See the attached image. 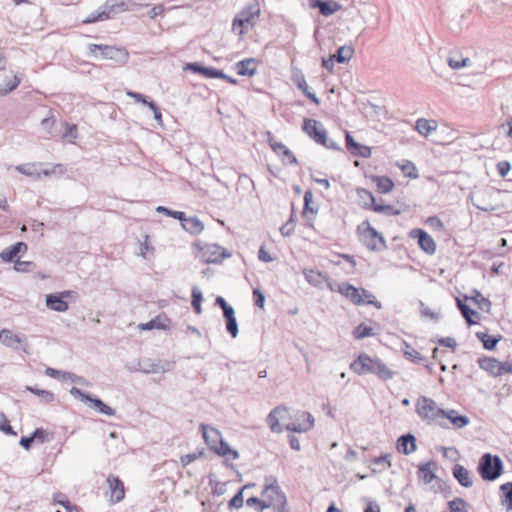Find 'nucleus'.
Here are the masks:
<instances>
[{
  "label": "nucleus",
  "mask_w": 512,
  "mask_h": 512,
  "mask_svg": "<svg viewBox=\"0 0 512 512\" xmlns=\"http://www.w3.org/2000/svg\"><path fill=\"white\" fill-rule=\"evenodd\" d=\"M88 55L111 60L119 65H124L129 60V53L124 47H116L110 45H102V44H88Z\"/></svg>",
  "instance_id": "nucleus-1"
},
{
  "label": "nucleus",
  "mask_w": 512,
  "mask_h": 512,
  "mask_svg": "<svg viewBox=\"0 0 512 512\" xmlns=\"http://www.w3.org/2000/svg\"><path fill=\"white\" fill-rule=\"evenodd\" d=\"M302 130L317 144L327 149L340 151L341 147L334 140L329 139L323 124L315 119H304Z\"/></svg>",
  "instance_id": "nucleus-2"
},
{
  "label": "nucleus",
  "mask_w": 512,
  "mask_h": 512,
  "mask_svg": "<svg viewBox=\"0 0 512 512\" xmlns=\"http://www.w3.org/2000/svg\"><path fill=\"white\" fill-rule=\"evenodd\" d=\"M260 14L259 3L254 0L245 6L233 19L232 31L242 36L249 27L255 24L256 18Z\"/></svg>",
  "instance_id": "nucleus-3"
},
{
  "label": "nucleus",
  "mask_w": 512,
  "mask_h": 512,
  "mask_svg": "<svg viewBox=\"0 0 512 512\" xmlns=\"http://www.w3.org/2000/svg\"><path fill=\"white\" fill-rule=\"evenodd\" d=\"M350 369L358 375L375 374L384 379V364L378 358L361 353L351 364Z\"/></svg>",
  "instance_id": "nucleus-4"
},
{
  "label": "nucleus",
  "mask_w": 512,
  "mask_h": 512,
  "mask_svg": "<svg viewBox=\"0 0 512 512\" xmlns=\"http://www.w3.org/2000/svg\"><path fill=\"white\" fill-rule=\"evenodd\" d=\"M477 470L483 480L494 481L503 472V462L499 456L485 453L479 460Z\"/></svg>",
  "instance_id": "nucleus-5"
},
{
  "label": "nucleus",
  "mask_w": 512,
  "mask_h": 512,
  "mask_svg": "<svg viewBox=\"0 0 512 512\" xmlns=\"http://www.w3.org/2000/svg\"><path fill=\"white\" fill-rule=\"evenodd\" d=\"M417 413L422 419L433 421L442 428H449L443 421L444 409L437 407L436 402L428 397L421 396L417 400Z\"/></svg>",
  "instance_id": "nucleus-6"
},
{
  "label": "nucleus",
  "mask_w": 512,
  "mask_h": 512,
  "mask_svg": "<svg viewBox=\"0 0 512 512\" xmlns=\"http://www.w3.org/2000/svg\"><path fill=\"white\" fill-rule=\"evenodd\" d=\"M127 10L128 5L124 1L107 0L106 3L98 9V11L91 13L85 20H83V23L90 24L103 21L111 18L114 14Z\"/></svg>",
  "instance_id": "nucleus-7"
},
{
  "label": "nucleus",
  "mask_w": 512,
  "mask_h": 512,
  "mask_svg": "<svg viewBox=\"0 0 512 512\" xmlns=\"http://www.w3.org/2000/svg\"><path fill=\"white\" fill-rule=\"evenodd\" d=\"M194 246L199 249L200 257L205 263H219L231 256V253L217 244H202L198 241L194 243Z\"/></svg>",
  "instance_id": "nucleus-8"
},
{
  "label": "nucleus",
  "mask_w": 512,
  "mask_h": 512,
  "mask_svg": "<svg viewBox=\"0 0 512 512\" xmlns=\"http://www.w3.org/2000/svg\"><path fill=\"white\" fill-rule=\"evenodd\" d=\"M360 239L370 250H375L377 242L384 244V236L374 229L368 221H363L357 227Z\"/></svg>",
  "instance_id": "nucleus-9"
},
{
  "label": "nucleus",
  "mask_w": 512,
  "mask_h": 512,
  "mask_svg": "<svg viewBox=\"0 0 512 512\" xmlns=\"http://www.w3.org/2000/svg\"><path fill=\"white\" fill-rule=\"evenodd\" d=\"M265 488L263 494H267L269 498V502L272 505L278 506H286L287 498L285 493L282 491L281 487L278 484L277 479L274 476H269L265 478Z\"/></svg>",
  "instance_id": "nucleus-10"
},
{
  "label": "nucleus",
  "mask_w": 512,
  "mask_h": 512,
  "mask_svg": "<svg viewBox=\"0 0 512 512\" xmlns=\"http://www.w3.org/2000/svg\"><path fill=\"white\" fill-rule=\"evenodd\" d=\"M409 236L413 239H417L419 247L427 254H434L436 251V243L434 239L423 229L415 228L409 233Z\"/></svg>",
  "instance_id": "nucleus-11"
},
{
  "label": "nucleus",
  "mask_w": 512,
  "mask_h": 512,
  "mask_svg": "<svg viewBox=\"0 0 512 512\" xmlns=\"http://www.w3.org/2000/svg\"><path fill=\"white\" fill-rule=\"evenodd\" d=\"M291 80L308 99H310L316 105H319L320 100L315 93L309 90L305 76L301 69L296 67L292 68Z\"/></svg>",
  "instance_id": "nucleus-12"
},
{
  "label": "nucleus",
  "mask_w": 512,
  "mask_h": 512,
  "mask_svg": "<svg viewBox=\"0 0 512 512\" xmlns=\"http://www.w3.org/2000/svg\"><path fill=\"white\" fill-rule=\"evenodd\" d=\"M356 193L359 199V205L362 206L365 209H373L375 212L382 213L384 212V203L381 201L379 203L375 202V198L373 194L364 189V188H357Z\"/></svg>",
  "instance_id": "nucleus-13"
},
{
  "label": "nucleus",
  "mask_w": 512,
  "mask_h": 512,
  "mask_svg": "<svg viewBox=\"0 0 512 512\" xmlns=\"http://www.w3.org/2000/svg\"><path fill=\"white\" fill-rule=\"evenodd\" d=\"M338 292L355 305L365 304V299L362 296L361 289H358L349 283H340L338 285Z\"/></svg>",
  "instance_id": "nucleus-14"
},
{
  "label": "nucleus",
  "mask_w": 512,
  "mask_h": 512,
  "mask_svg": "<svg viewBox=\"0 0 512 512\" xmlns=\"http://www.w3.org/2000/svg\"><path fill=\"white\" fill-rule=\"evenodd\" d=\"M106 482L110 491V498L112 502H119L124 498V485L118 476L110 474Z\"/></svg>",
  "instance_id": "nucleus-15"
},
{
  "label": "nucleus",
  "mask_w": 512,
  "mask_h": 512,
  "mask_svg": "<svg viewBox=\"0 0 512 512\" xmlns=\"http://www.w3.org/2000/svg\"><path fill=\"white\" fill-rule=\"evenodd\" d=\"M345 142L347 150L353 156H360L363 158L371 156V148L356 142L348 131L345 133Z\"/></svg>",
  "instance_id": "nucleus-16"
},
{
  "label": "nucleus",
  "mask_w": 512,
  "mask_h": 512,
  "mask_svg": "<svg viewBox=\"0 0 512 512\" xmlns=\"http://www.w3.org/2000/svg\"><path fill=\"white\" fill-rule=\"evenodd\" d=\"M312 8H318L323 16H330L341 9V5L334 0H310Z\"/></svg>",
  "instance_id": "nucleus-17"
},
{
  "label": "nucleus",
  "mask_w": 512,
  "mask_h": 512,
  "mask_svg": "<svg viewBox=\"0 0 512 512\" xmlns=\"http://www.w3.org/2000/svg\"><path fill=\"white\" fill-rule=\"evenodd\" d=\"M27 249V244L25 242L20 241L1 251L0 258L4 262L11 263L20 253L26 252Z\"/></svg>",
  "instance_id": "nucleus-18"
},
{
  "label": "nucleus",
  "mask_w": 512,
  "mask_h": 512,
  "mask_svg": "<svg viewBox=\"0 0 512 512\" xmlns=\"http://www.w3.org/2000/svg\"><path fill=\"white\" fill-rule=\"evenodd\" d=\"M258 60L246 58L236 63L237 74L240 76L253 77L257 73Z\"/></svg>",
  "instance_id": "nucleus-19"
},
{
  "label": "nucleus",
  "mask_w": 512,
  "mask_h": 512,
  "mask_svg": "<svg viewBox=\"0 0 512 512\" xmlns=\"http://www.w3.org/2000/svg\"><path fill=\"white\" fill-rule=\"evenodd\" d=\"M437 465L434 461H428L420 464L418 468V478L424 484L431 483L435 478V469Z\"/></svg>",
  "instance_id": "nucleus-20"
},
{
  "label": "nucleus",
  "mask_w": 512,
  "mask_h": 512,
  "mask_svg": "<svg viewBox=\"0 0 512 512\" xmlns=\"http://www.w3.org/2000/svg\"><path fill=\"white\" fill-rule=\"evenodd\" d=\"M180 224L186 232L192 235H198L204 230L203 222L196 216L187 217L186 214H184Z\"/></svg>",
  "instance_id": "nucleus-21"
},
{
  "label": "nucleus",
  "mask_w": 512,
  "mask_h": 512,
  "mask_svg": "<svg viewBox=\"0 0 512 512\" xmlns=\"http://www.w3.org/2000/svg\"><path fill=\"white\" fill-rule=\"evenodd\" d=\"M397 450L400 453L409 455L416 450V438L413 434L402 435L397 440Z\"/></svg>",
  "instance_id": "nucleus-22"
},
{
  "label": "nucleus",
  "mask_w": 512,
  "mask_h": 512,
  "mask_svg": "<svg viewBox=\"0 0 512 512\" xmlns=\"http://www.w3.org/2000/svg\"><path fill=\"white\" fill-rule=\"evenodd\" d=\"M448 420L454 428L461 429L470 423V419L465 415H459L456 410H444L443 421Z\"/></svg>",
  "instance_id": "nucleus-23"
},
{
  "label": "nucleus",
  "mask_w": 512,
  "mask_h": 512,
  "mask_svg": "<svg viewBox=\"0 0 512 512\" xmlns=\"http://www.w3.org/2000/svg\"><path fill=\"white\" fill-rule=\"evenodd\" d=\"M287 409L285 407L278 406L270 411L267 416V423L274 433H281L283 431V427L279 423V419L282 417V414L286 413Z\"/></svg>",
  "instance_id": "nucleus-24"
},
{
  "label": "nucleus",
  "mask_w": 512,
  "mask_h": 512,
  "mask_svg": "<svg viewBox=\"0 0 512 512\" xmlns=\"http://www.w3.org/2000/svg\"><path fill=\"white\" fill-rule=\"evenodd\" d=\"M46 305L49 309L56 312H65L69 309V304L66 300H63L58 293L48 294L46 296Z\"/></svg>",
  "instance_id": "nucleus-25"
},
{
  "label": "nucleus",
  "mask_w": 512,
  "mask_h": 512,
  "mask_svg": "<svg viewBox=\"0 0 512 512\" xmlns=\"http://www.w3.org/2000/svg\"><path fill=\"white\" fill-rule=\"evenodd\" d=\"M0 342L8 348L18 350L22 339L9 329L0 330Z\"/></svg>",
  "instance_id": "nucleus-26"
},
{
  "label": "nucleus",
  "mask_w": 512,
  "mask_h": 512,
  "mask_svg": "<svg viewBox=\"0 0 512 512\" xmlns=\"http://www.w3.org/2000/svg\"><path fill=\"white\" fill-rule=\"evenodd\" d=\"M478 364L481 369L488 372L494 377H500L499 360L492 357H482L478 359Z\"/></svg>",
  "instance_id": "nucleus-27"
},
{
  "label": "nucleus",
  "mask_w": 512,
  "mask_h": 512,
  "mask_svg": "<svg viewBox=\"0 0 512 512\" xmlns=\"http://www.w3.org/2000/svg\"><path fill=\"white\" fill-rule=\"evenodd\" d=\"M200 428L205 442L212 450V446H216L219 440L222 439L220 432L212 426L203 423L200 425Z\"/></svg>",
  "instance_id": "nucleus-28"
},
{
  "label": "nucleus",
  "mask_w": 512,
  "mask_h": 512,
  "mask_svg": "<svg viewBox=\"0 0 512 512\" xmlns=\"http://www.w3.org/2000/svg\"><path fill=\"white\" fill-rule=\"evenodd\" d=\"M437 127L436 120L426 118H419L415 125L416 131L424 137H428L432 132L436 131Z\"/></svg>",
  "instance_id": "nucleus-29"
},
{
  "label": "nucleus",
  "mask_w": 512,
  "mask_h": 512,
  "mask_svg": "<svg viewBox=\"0 0 512 512\" xmlns=\"http://www.w3.org/2000/svg\"><path fill=\"white\" fill-rule=\"evenodd\" d=\"M452 474L459 484L463 487H471L473 482L471 479L470 472L462 465L456 464L452 469Z\"/></svg>",
  "instance_id": "nucleus-30"
},
{
  "label": "nucleus",
  "mask_w": 512,
  "mask_h": 512,
  "mask_svg": "<svg viewBox=\"0 0 512 512\" xmlns=\"http://www.w3.org/2000/svg\"><path fill=\"white\" fill-rule=\"evenodd\" d=\"M212 450L219 456L230 455L233 460L239 458L238 451L231 449L228 443L225 442L223 439L219 440V445L212 446Z\"/></svg>",
  "instance_id": "nucleus-31"
},
{
  "label": "nucleus",
  "mask_w": 512,
  "mask_h": 512,
  "mask_svg": "<svg viewBox=\"0 0 512 512\" xmlns=\"http://www.w3.org/2000/svg\"><path fill=\"white\" fill-rule=\"evenodd\" d=\"M456 303L462 316L465 318L467 324L469 326L476 324L477 322L476 320L472 319V316H478V313L475 310L471 309L468 305H466L465 302L460 298H456Z\"/></svg>",
  "instance_id": "nucleus-32"
},
{
  "label": "nucleus",
  "mask_w": 512,
  "mask_h": 512,
  "mask_svg": "<svg viewBox=\"0 0 512 512\" xmlns=\"http://www.w3.org/2000/svg\"><path fill=\"white\" fill-rule=\"evenodd\" d=\"M91 407L94 408L100 414H104L107 416H114L116 414L115 409L105 404L100 398L92 396V400H90Z\"/></svg>",
  "instance_id": "nucleus-33"
},
{
  "label": "nucleus",
  "mask_w": 512,
  "mask_h": 512,
  "mask_svg": "<svg viewBox=\"0 0 512 512\" xmlns=\"http://www.w3.org/2000/svg\"><path fill=\"white\" fill-rule=\"evenodd\" d=\"M397 166L402 171L405 177L416 179L418 177V170L414 163L409 160H401L397 162Z\"/></svg>",
  "instance_id": "nucleus-34"
},
{
  "label": "nucleus",
  "mask_w": 512,
  "mask_h": 512,
  "mask_svg": "<svg viewBox=\"0 0 512 512\" xmlns=\"http://www.w3.org/2000/svg\"><path fill=\"white\" fill-rule=\"evenodd\" d=\"M476 336L483 343V347L486 350H494L500 340V337L490 336L484 332H477Z\"/></svg>",
  "instance_id": "nucleus-35"
},
{
  "label": "nucleus",
  "mask_w": 512,
  "mask_h": 512,
  "mask_svg": "<svg viewBox=\"0 0 512 512\" xmlns=\"http://www.w3.org/2000/svg\"><path fill=\"white\" fill-rule=\"evenodd\" d=\"M503 492L501 503L507 506V511H512V482H507L500 486Z\"/></svg>",
  "instance_id": "nucleus-36"
},
{
  "label": "nucleus",
  "mask_w": 512,
  "mask_h": 512,
  "mask_svg": "<svg viewBox=\"0 0 512 512\" xmlns=\"http://www.w3.org/2000/svg\"><path fill=\"white\" fill-rule=\"evenodd\" d=\"M21 83V78L17 75H14L11 79H5L4 85L5 87H0V96H5L8 93L15 90Z\"/></svg>",
  "instance_id": "nucleus-37"
},
{
  "label": "nucleus",
  "mask_w": 512,
  "mask_h": 512,
  "mask_svg": "<svg viewBox=\"0 0 512 512\" xmlns=\"http://www.w3.org/2000/svg\"><path fill=\"white\" fill-rule=\"evenodd\" d=\"M139 368L136 369V371L150 374V373H160L164 372L165 370L158 364L151 361H145L143 363H139Z\"/></svg>",
  "instance_id": "nucleus-38"
},
{
  "label": "nucleus",
  "mask_w": 512,
  "mask_h": 512,
  "mask_svg": "<svg viewBox=\"0 0 512 512\" xmlns=\"http://www.w3.org/2000/svg\"><path fill=\"white\" fill-rule=\"evenodd\" d=\"M353 52L354 50L351 46H341L338 48L334 58L338 63H345L351 59Z\"/></svg>",
  "instance_id": "nucleus-39"
},
{
  "label": "nucleus",
  "mask_w": 512,
  "mask_h": 512,
  "mask_svg": "<svg viewBox=\"0 0 512 512\" xmlns=\"http://www.w3.org/2000/svg\"><path fill=\"white\" fill-rule=\"evenodd\" d=\"M202 301H203V294H202L201 290L198 287L194 286L192 288L191 305L196 314H201V312H202V307H201Z\"/></svg>",
  "instance_id": "nucleus-40"
},
{
  "label": "nucleus",
  "mask_w": 512,
  "mask_h": 512,
  "mask_svg": "<svg viewBox=\"0 0 512 512\" xmlns=\"http://www.w3.org/2000/svg\"><path fill=\"white\" fill-rule=\"evenodd\" d=\"M28 391H30L31 393L37 395L38 397H40V399L42 400V402L44 403H50L54 400V394L48 390H44V389H39V388H36V387H32V386H27L26 388Z\"/></svg>",
  "instance_id": "nucleus-41"
},
{
  "label": "nucleus",
  "mask_w": 512,
  "mask_h": 512,
  "mask_svg": "<svg viewBox=\"0 0 512 512\" xmlns=\"http://www.w3.org/2000/svg\"><path fill=\"white\" fill-rule=\"evenodd\" d=\"M372 335H374L373 328L364 323L359 324L353 330V336L358 340Z\"/></svg>",
  "instance_id": "nucleus-42"
},
{
  "label": "nucleus",
  "mask_w": 512,
  "mask_h": 512,
  "mask_svg": "<svg viewBox=\"0 0 512 512\" xmlns=\"http://www.w3.org/2000/svg\"><path fill=\"white\" fill-rule=\"evenodd\" d=\"M140 330H152V329H166V325L163 323L162 319L158 316L146 323L139 324Z\"/></svg>",
  "instance_id": "nucleus-43"
},
{
  "label": "nucleus",
  "mask_w": 512,
  "mask_h": 512,
  "mask_svg": "<svg viewBox=\"0 0 512 512\" xmlns=\"http://www.w3.org/2000/svg\"><path fill=\"white\" fill-rule=\"evenodd\" d=\"M406 349L404 350V354L407 358L411 359L413 362L417 364H422L426 362V358L422 356L417 350L408 344L405 345Z\"/></svg>",
  "instance_id": "nucleus-44"
},
{
  "label": "nucleus",
  "mask_w": 512,
  "mask_h": 512,
  "mask_svg": "<svg viewBox=\"0 0 512 512\" xmlns=\"http://www.w3.org/2000/svg\"><path fill=\"white\" fill-rule=\"evenodd\" d=\"M247 506L255 507L258 512H263L265 509L271 507V503L267 501L260 500L258 497H250L246 501Z\"/></svg>",
  "instance_id": "nucleus-45"
},
{
  "label": "nucleus",
  "mask_w": 512,
  "mask_h": 512,
  "mask_svg": "<svg viewBox=\"0 0 512 512\" xmlns=\"http://www.w3.org/2000/svg\"><path fill=\"white\" fill-rule=\"evenodd\" d=\"M467 503L462 498H454L448 502V508L450 512H467Z\"/></svg>",
  "instance_id": "nucleus-46"
},
{
  "label": "nucleus",
  "mask_w": 512,
  "mask_h": 512,
  "mask_svg": "<svg viewBox=\"0 0 512 512\" xmlns=\"http://www.w3.org/2000/svg\"><path fill=\"white\" fill-rule=\"evenodd\" d=\"M225 322H226L227 332L231 335V337L236 338L239 333L236 317L233 316V317L225 318Z\"/></svg>",
  "instance_id": "nucleus-47"
},
{
  "label": "nucleus",
  "mask_w": 512,
  "mask_h": 512,
  "mask_svg": "<svg viewBox=\"0 0 512 512\" xmlns=\"http://www.w3.org/2000/svg\"><path fill=\"white\" fill-rule=\"evenodd\" d=\"M0 430L6 435L16 436L17 433L13 430L9 420L3 412L0 413Z\"/></svg>",
  "instance_id": "nucleus-48"
},
{
  "label": "nucleus",
  "mask_w": 512,
  "mask_h": 512,
  "mask_svg": "<svg viewBox=\"0 0 512 512\" xmlns=\"http://www.w3.org/2000/svg\"><path fill=\"white\" fill-rule=\"evenodd\" d=\"M204 455V450H199L197 452L189 453L186 455H183L180 457V463L183 467L189 465L190 463L194 462L198 458L202 457Z\"/></svg>",
  "instance_id": "nucleus-49"
},
{
  "label": "nucleus",
  "mask_w": 512,
  "mask_h": 512,
  "mask_svg": "<svg viewBox=\"0 0 512 512\" xmlns=\"http://www.w3.org/2000/svg\"><path fill=\"white\" fill-rule=\"evenodd\" d=\"M295 229L294 213L291 214L289 220L280 227V233L282 236H290L293 234Z\"/></svg>",
  "instance_id": "nucleus-50"
},
{
  "label": "nucleus",
  "mask_w": 512,
  "mask_h": 512,
  "mask_svg": "<svg viewBox=\"0 0 512 512\" xmlns=\"http://www.w3.org/2000/svg\"><path fill=\"white\" fill-rule=\"evenodd\" d=\"M248 485L241 488L229 501L228 505L231 508H241L243 506L244 498H243V490L247 488Z\"/></svg>",
  "instance_id": "nucleus-51"
},
{
  "label": "nucleus",
  "mask_w": 512,
  "mask_h": 512,
  "mask_svg": "<svg viewBox=\"0 0 512 512\" xmlns=\"http://www.w3.org/2000/svg\"><path fill=\"white\" fill-rule=\"evenodd\" d=\"M156 211L158 213H164L165 215L169 216V217H172V218H175V219H178L179 221L183 220V217H184V212L182 211H175V210H171L165 206H158L156 208Z\"/></svg>",
  "instance_id": "nucleus-52"
},
{
  "label": "nucleus",
  "mask_w": 512,
  "mask_h": 512,
  "mask_svg": "<svg viewBox=\"0 0 512 512\" xmlns=\"http://www.w3.org/2000/svg\"><path fill=\"white\" fill-rule=\"evenodd\" d=\"M70 394L73 395L75 398L81 399L84 402H90V400H92V396H93L89 393L82 391L81 389H79L77 387H72L70 389Z\"/></svg>",
  "instance_id": "nucleus-53"
},
{
  "label": "nucleus",
  "mask_w": 512,
  "mask_h": 512,
  "mask_svg": "<svg viewBox=\"0 0 512 512\" xmlns=\"http://www.w3.org/2000/svg\"><path fill=\"white\" fill-rule=\"evenodd\" d=\"M16 169L26 176H31L35 178L40 177V173L35 172L34 165H19L16 167Z\"/></svg>",
  "instance_id": "nucleus-54"
},
{
  "label": "nucleus",
  "mask_w": 512,
  "mask_h": 512,
  "mask_svg": "<svg viewBox=\"0 0 512 512\" xmlns=\"http://www.w3.org/2000/svg\"><path fill=\"white\" fill-rule=\"evenodd\" d=\"M54 500L57 504L61 505L66 510V512H80L78 506L72 504L70 501L66 499H58L57 497H55Z\"/></svg>",
  "instance_id": "nucleus-55"
},
{
  "label": "nucleus",
  "mask_w": 512,
  "mask_h": 512,
  "mask_svg": "<svg viewBox=\"0 0 512 512\" xmlns=\"http://www.w3.org/2000/svg\"><path fill=\"white\" fill-rule=\"evenodd\" d=\"M285 428H286V430L291 431V432L302 433V432L309 431L311 429V425H304L303 423H301V424L289 423L286 425Z\"/></svg>",
  "instance_id": "nucleus-56"
},
{
  "label": "nucleus",
  "mask_w": 512,
  "mask_h": 512,
  "mask_svg": "<svg viewBox=\"0 0 512 512\" xmlns=\"http://www.w3.org/2000/svg\"><path fill=\"white\" fill-rule=\"evenodd\" d=\"M468 62H469L468 58L455 59V58L450 57L448 59V65L452 69H461L463 67H466Z\"/></svg>",
  "instance_id": "nucleus-57"
},
{
  "label": "nucleus",
  "mask_w": 512,
  "mask_h": 512,
  "mask_svg": "<svg viewBox=\"0 0 512 512\" xmlns=\"http://www.w3.org/2000/svg\"><path fill=\"white\" fill-rule=\"evenodd\" d=\"M312 199H313V194L310 190L306 191L305 194H304V208H303V214H305L306 212H311V213H316L317 210H315L314 208H312L310 206V203L312 202Z\"/></svg>",
  "instance_id": "nucleus-58"
},
{
  "label": "nucleus",
  "mask_w": 512,
  "mask_h": 512,
  "mask_svg": "<svg viewBox=\"0 0 512 512\" xmlns=\"http://www.w3.org/2000/svg\"><path fill=\"white\" fill-rule=\"evenodd\" d=\"M362 296L365 299V304H372L376 306L378 309L382 307L381 302L377 301L375 297L369 293L366 289H361Z\"/></svg>",
  "instance_id": "nucleus-59"
},
{
  "label": "nucleus",
  "mask_w": 512,
  "mask_h": 512,
  "mask_svg": "<svg viewBox=\"0 0 512 512\" xmlns=\"http://www.w3.org/2000/svg\"><path fill=\"white\" fill-rule=\"evenodd\" d=\"M253 298H254V304L259 307L263 308L265 304V295L262 293V291L258 288L253 289Z\"/></svg>",
  "instance_id": "nucleus-60"
},
{
  "label": "nucleus",
  "mask_w": 512,
  "mask_h": 512,
  "mask_svg": "<svg viewBox=\"0 0 512 512\" xmlns=\"http://www.w3.org/2000/svg\"><path fill=\"white\" fill-rule=\"evenodd\" d=\"M220 71L219 69H216L214 67H204V71H203V76L205 78H209V79H218L220 77H222V75L220 74Z\"/></svg>",
  "instance_id": "nucleus-61"
},
{
  "label": "nucleus",
  "mask_w": 512,
  "mask_h": 512,
  "mask_svg": "<svg viewBox=\"0 0 512 512\" xmlns=\"http://www.w3.org/2000/svg\"><path fill=\"white\" fill-rule=\"evenodd\" d=\"M34 441L44 443L47 437V432L43 428H36L31 434Z\"/></svg>",
  "instance_id": "nucleus-62"
},
{
  "label": "nucleus",
  "mask_w": 512,
  "mask_h": 512,
  "mask_svg": "<svg viewBox=\"0 0 512 512\" xmlns=\"http://www.w3.org/2000/svg\"><path fill=\"white\" fill-rule=\"evenodd\" d=\"M55 124V119L51 117H46L41 121L42 128L50 135L53 134V127Z\"/></svg>",
  "instance_id": "nucleus-63"
},
{
  "label": "nucleus",
  "mask_w": 512,
  "mask_h": 512,
  "mask_svg": "<svg viewBox=\"0 0 512 512\" xmlns=\"http://www.w3.org/2000/svg\"><path fill=\"white\" fill-rule=\"evenodd\" d=\"M269 145L271 147V149L277 154V155H281L284 153L285 151V148H288L286 145H284L283 143H280V142H277L275 141L274 139H269Z\"/></svg>",
  "instance_id": "nucleus-64"
}]
</instances>
